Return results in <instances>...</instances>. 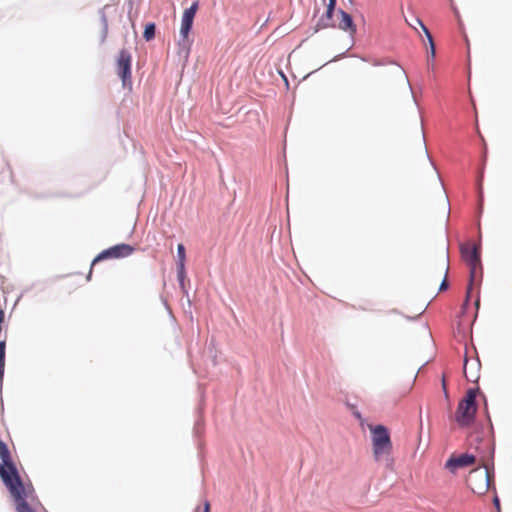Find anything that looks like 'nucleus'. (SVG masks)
Returning a JSON list of instances; mask_svg holds the SVG:
<instances>
[{"label":"nucleus","instance_id":"nucleus-22","mask_svg":"<svg viewBox=\"0 0 512 512\" xmlns=\"http://www.w3.org/2000/svg\"><path fill=\"white\" fill-rule=\"evenodd\" d=\"M473 111H474V130L477 133V135L479 137V140H480V142H481V144L483 146V156L486 157L487 153H488L487 143H486L483 135L480 132L477 111H476V108H475L474 104H473Z\"/></svg>","mask_w":512,"mask_h":512},{"label":"nucleus","instance_id":"nucleus-28","mask_svg":"<svg viewBox=\"0 0 512 512\" xmlns=\"http://www.w3.org/2000/svg\"><path fill=\"white\" fill-rule=\"evenodd\" d=\"M448 1H449V3H450V7H451V10H452V12H453L454 16H455V17L457 18V20H458V24H459V26H460L461 28H463V26H464V25H463V22H462V20H461L460 12H459V10H458L457 6L454 4V1H453V0H448Z\"/></svg>","mask_w":512,"mask_h":512},{"label":"nucleus","instance_id":"nucleus-48","mask_svg":"<svg viewBox=\"0 0 512 512\" xmlns=\"http://www.w3.org/2000/svg\"><path fill=\"white\" fill-rule=\"evenodd\" d=\"M313 73H315V71H311L310 73L306 74L304 77H303V80L307 79L310 75H312Z\"/></svg>","mask_w":512,"mask_h":512},{"label":"nucleus","instance_id":"nucleus-20","mask_svg":"<svg viewBox=\"0 0 512 512\" xmlns=\"http://www.w3.org/2000/svg\"><path fill=\"white\" fill-rule=\"evenodd\" d=\"M157 25L153 21L146 22L143 27L142 37L146 42H151L156 38Z\"/></svg>","mask_w":512,"mask_h":512},{"label":"nucleus","instance_id":"nucleus-14","mask_svg":"<svg viewBox=\"0 0 512 512\" xmlns=\"http://www.w3.org/2000/svg\"><path fill=\"white\" fill-rule=\"evenodd\" d=\"M110 8H111V5L106 4L103 7H101L100 9H98V12H97L98 16H99L100 25H101V30H100V35H99V43L101 45L106 42L108 32H109V23H108L106 11Z\"/></svg>","mask_w":512,"mask_h":512},{"label":"nucleus","instance_id":"nucleus-2","mask_svg":"<svg viewBox=\"0 0 512 512\" xmlns=\"http://www.w3.org/2000/svg\"><path fill=\"white\" fill-rule=\"evenodd\" d=\"M484 401V415L487 421V432H485V427L483 424H480L478 427V434L475 437V441L478 444L476 451L480 455L483 460L488 462L487 465H483L484 469V478H485V490L491 489V482L495 480V450H496V440H495V430L493 426V422L488 409V400L485 394L482 395Z\"/></svg>","mask_w":512,"mask_h":512},{"label":"nucleus","instance_id":"nucleus-44","mask_svg":"<svg viewBox=\"0 0 512 512\" xmlns=\"http://www.w3.org/2000/svg\"><path fill=\"white\" fill-rule=\"evenodd\" d=\"M423 312H424V310H423L420 314H418L417 316H406V318H407L408 320H410V321L417 320V319H419V318H420V316L423 314Z\"/></svg>","mask_w":512,"mask_h":512},{"label":"nucleus","instance_id":"nucleus-30","mask_svg":"<svg viewBox=\"0 0 512 512\" xmlns=\"http://www.w3.org/2000/svg\"><path fill=\"white\" fill-rule=\"evenodd\" d=\"M447 271H448V267L446 268L444 277L439 285V289H438L439 292L446 290L449 286L448 282H447Z\"/></svg>","mask_w":512,"mask_h":512},{"label":"nucleus","instance_id":"nucleus-21","mask_svg":"<svg viewBox=\"0 0 512 512\" xmlns=\"http://www.w3.org/2000/svg\"><path fill=\"white\" fill-rule=\"evenodd\" d=\"M480 391L479 387H470L466 391V394L463 398H461L464 402L468 403V405L473 406L475 409H477V393Z\"/></svg>","mask_w":512,"mask_h":512},{"label":"nucleus","instance_id":"nucleus-5","mask_svg":"<svg viewBox=\"0 0 512 512\" xmlns=\"http://www.w3.org/2000/svg\"><path fill=\"white\" fill-rule=\"evenodd\" d=\"M0 479L7 491H15L20 472L11 455L8 444L0 437Z\"/></svg>","mask_w":512,"mask_h":512},{"label":"nucleus","instance_id":"nucleus-27","mask_svg":"<svg viewBox=\"0 0 512 512\" xmlns=\"http://www.w3.org/2000/svg\"><path fill=\"white\" fill-rule=\"evenodd\" d=\"M349 49H350V48H348L346 51H344V52H342V53H339V54L335 55L331 60H329V61H327L326 63H324L322 66H319V67H318V68H316V70H314V71H315V72H316V71H319V70H321V69H322V67H323V66H325V65H327V64H329V63H331V62H336V61H339V60H341V59H343V58L347 57V56H348V50H349Z\"/></svg>","mask_w":512,"mask_h":512},{"label":"nucleus","instance_id":"nucleus-10","mask_svg":"<svg viewBox=\"0 0 512 512\" xmlns=\"http://www.w3.org/2000/svg\"><path fill=\"white\" fill-rule=\"evenodd\" d=\"M475 461V455L470 452L459 455L451 454L445 461L444 468L455 475L459 469L472 465Z\"/></svg>","mask_w":512,"mask_h":512},{"label":"nucleus","instance_id":"nucleus-4","mask_svg":"<svg viewBox=\"0 0 512 512\" xmlns=\"http://www.w3.org/2000/svg\"><path fill=\"white\" fill-rule=\"evenodd\" d=\"M198 9L199 1L194 0L192 1L189 7L184 9L181 16L179 39L177 41V45L179 49L178 54H184L185 58H188L193 45V39L190 37V35L193 31L194 19Z\"/></svg>","mask_w":512,"mask_h":512},{"label":"nucleus","instance_id":"nucleus-18","mask_svg":"<svg viewBox=\"0 0 512 512\" xmlns=\"http://www.w3.org/2000/svg\"><path fill=\"white\" fill-rule=\"evenodd\" d=\"M176 274H177V282H178L179 288H180L181 292L187 297L188 303L190 305L191 301L189 299V291H188V287L186 284V282L189 281L188 276H187V269L184 268V269H182V271H180L179 268H176Z\"/></svg>","mask_w":512,"mask_h":512},{"label":"nucleus","instance_id":"nucleus-3","mask_svg":"<svg viewBox=\"0 0 512 512\" xmlns=\"http://www.w3.org/2000/svg\"><path fill=\"white\" fill-rule=\"evenodd\" d=\"M8 492L16 512H37L36 506L41 505L32 483L24 482L21 476L20 480L16 482L15 491Z\"/></svg>","mask_w":512,"mask_h":512},{"label":"nucleus","instance_id":"nucleus-19","mask_svg":"<svg viewBox=\"0 0 512 512\" xmlns=\"http://www.w3.org/2000/svg\"><path fill=\"white\" fill-rule=\"evenodd\" d=\"M186 261V247L183 243H178L176 250V268H179V270L182 271V269L186 268Z\"/></svg>","mask_w":512,"mask_h":512},{"label":"nucleus","instance_id":"nucleus-57","mask_svg":"<svg viewBox=\"0 0 512 512\" xmlns=\"http://www.w3.org/2000/svg\"><path fill=\"white\" fill-rule=\"evenodd\" d=\"M448 250H449V247L447 246V247H446V252H447V253H448Z\"/></svg>","mask_w":512,"mask_h":512},{"label":"nucleus","instance_id":"nucleus-38","mask_svg":"<svg viewBox=\"0 0 512 512\" xmlns=\"http://www.w3.org/2000/svg\"><path fill=\"white\" fill-rule=\"evenodd\" d=\"M196 512H211V507L209 501H205L203 505V509L200 510L199 507H196Z\"/></svg>","mask_w":512,"mask_h":512},{"label":"nucleus","instance_id":"nucleus-46","mask_svg":"<svg viewBox=\"0 0 512 512\" xmlns=\"http://www.w3.org/2000/svg\"><path fill=\"white\" fill-rule=\"evenodd\" d=\"M354 57H358L360 60H362L363 62H368L369 61V58L366 57V56H358V55H353Z\"/></svg>","mask_w":512,"mask_h":512},{"label":"nucleus","instance_id":"nucleus-37","mask_svg":"<svg viewBox=\"0 0 512 512\" xmlns=\"http://www.w3.org/2000/svg\"><path fill=\"white\" fill-rule=\"evenodd\" d=\"M353 417L359 421H364V418L362 416V413L358 410V408L351 411Z\"/></svg>","mask_w":512,"mask_h":512},{"label":"nucleus","instance_id":"nucleus-1","mask_svg":"<svg viewBox=\"0 0 512 512\" xmlns=\"http://www.w3.org/2000/svg\"><path fill=\"white\" fill-rule=\"evenodd\" d=\"M460 252L463 260L469 265V278L468 285L466 288L465 299L462 307L460 308V314L463 316L466 314L468 305L470 302L471 295L474 297V318L473 323L478 317L481 303V286L484 277V267L482 263L481 250L476 246H467L462 244Z\"/></svg>","mask_w":512,"mask_h":512},{"label":"nucleus","instance_id":"nucleus-51","mask_svg":"<svg viewBox=\"0 0 512 512\" xmlns=\"http://www.w3.org/2000/svg\"><path fill=\"white\" fill-rule=\"evenodd\" d=\"M426 154H427V158L429 159V161L432 163L431 159H430V155L428 154V152L426 151Z\"/></svg>","mask_w":512,"mask_h":512},{"label":"nucleus","instance_id":"nucleus-40","mask_svg":"<svg viewBox=\"0 0 512 512\" xmlns=\"http://www.w3.org/2000/svg\"><path fill=\"white\" fill-rule=\"evenodd\" d=\"M279 74H280L283 82L285 83L286 89H289L290 86H289L288 77L286 76V74L283 71H279Z\"/></svg>","mask_w":512,"mask_h":512},{"label":"nucleus","instance_id":"nucleus-47","mask_svg":"<svg viewBox=\"0 0 512 512\" xmlns=\"http://www.w3.org/2000/svg\"><path fill=\"white\" fill-rule=\"evenodd\" d=\"M92 267H93V266H91V265H90V270H89V272H88V274H87V276H86V279H87L88 281H90V280H91V278H92Z\"/></svg>","mask_w":512,"mask_h":512},{"label":"nucleus","instance_id":"nucleus-34","mask_svg":"<svg viewBox=\"0 0 512 512\" xmlns=\"http://www.w3.org/2000/svg\"><path fill=\"white\" fill-rule=\"evenodd\" d=\"M441 384H442V390H443L444 398H445L446 401L449 402V394H448V390H447V387H446V381H445L444 375L442 376Z\"/></svg>","mask_w":512,"mask_h":512},{"label":"nucleus","instance_id":"nucleus-26","mask_svg":"<svg viewBox=\"0 0 512 512\" xmlns=\"http://www.w3.org/2000/svg\"><path fill=\"white\" fill-rule=\"evenodd\" d=\"M349 49H350V48H348L346 51H344V52H342V53H339V54L335 55L331 60H329V61H327L326 63H324L322 66H319V67H318V68H316V70H314V71H315V72H316V71H319V70H321V69H322V67H323V66H325V65H327V64H329V63H331V62H336V61H339V60H341V59H343V58L347 57V56H348V50H349Z\"/></svg>","mask_w":512,"mask_h":512},{"label":"nucleus","instance_id":"nucleus-31","mask_svg":"<svg viewBox=\"0 0 512 512\" xmlns=\"http://www.w3.org/2000/svg\"><path fill=\"white\" fill-rule=\"evenodd\" d=\"M351 308L361 310V311H374V309L371 307L370 303H367L365 305H351Z\"/></svg>","mask_w":512,"mask_h":512},{"label":"nucleus","instance_id":"nucleus-39","mask_svg":"<svg viewBox=\"0 0 512 512\" xmlns=\"http://www.w3.org/2000/svg\"><path fill=\"white\" fill-rule=\"evenodd\" d=\"M493 504L496 509V512L501 511V504H500V499H499L498 495H495L493 497Z\"/></svg>","mask_w":512,"mask_h":512},{"label":"nucleus","instance_id":"nucleus-41","mask_svg":"<svg viewBox=\"0 0 512 512\" xmlns=\"http://www.w3.org/2000/svg\"><path fill=\"white\" fill-rule=\"evenodd\" d=\"M386 467L388 469H393L394 466V459L392 457L386 456Z\"/></svg>","mask_w":512,"mask_h":512},{"label":"nucleus","instance_id":"nucleus-8","mask_svg":"<svg viewBox=\"0 0 512 512\" xmlns=\"http://www.w3.org/2000/svg\"><path fill=\"white\" fill-rule=\"evenodd\" d=\"M136 248L130 243H117L101 250L91 261V266L96 265L102 261L123 259L131 256Z\"/></svg>","mask_w":512,"mask_h":512},{"label":"nucleus","instance_id":"nucleus-52","mask_svg":"<svg viewBox=\"0 0 512 512\" xmlns=\"http://www.w3.org/2000/svg\"><path fill=\"white\" fill-rule=\"evenodd\" d=\"M201 445L202 443L201 442H198V448L201 449Z\"/></svg>","mask_w":512,"mask_h":512},{"label":"nucleus","instance_id":"nucleus-49","mask_svg":"<svg viewBox=\"0 0 512 512\" xmlns=\"http://www.w3.org/2000/svg\"><path fill=\"white\" fill-rule=\"evenodd\" d=\"M319 10H320V9H319L318 7H317V8H315V10H314V17H316V16H317V14L319 13Z\"/></svg>","mask_w":512,"mask_h":512},{"label":"nucleus","instance_id":"nucleus-13","mask_svg":"<svg viewBox=\"0 0 512 512\" xmlns=\"http://www.w3.org/2000/svg\"><path fill=\"white\" fill-rule=\"evenodd\" d=\"M336 12L325 9L319 17L318 21L312 28L313 34L327 28H336V21L334 19Z\"/></svg>","mask_w":512,"mask_h":512},{"label":"nucleus","instance_id":"nucleus-29","mask_svg":"<svg viewBox=\"0 0 512 512\" xmlns=\"http://www.w3.org/2000/svg\"><path fill=\"white\" fill-rule=\"evenodd\" d=\"M323 4L325 9L338 13L337 0H326Z\"/></svg>","mask_w":512,"mask_h":512},{"label":"nucleus","instance_id":"nucleus-7","mask_svg":"<svg viewBox=\"0 0 512 512\" xmlns=\"http://www.w3.org/2000/svg\"><path fill=\"white\" fill-rule=\"evenodd\" d=\"M132 63L133 57L127 48L119 50L115 57V70L118 78L121 80L124 90L132 91Z\"/></svg>","mask_w":512,"mask_h":512},{"label":"nucleus","instance_id":"nucleus-12","mask_svg":"<svg viewBox=\"0 0 512 512\" xmlns=\"http://www.w3.org/2000/svg\"><path fill=\"white\" fill-rule=\"evenodd\" d=\"M416 21L420 25V27L428 41L429 51L427 52V55H426V62H427V68H428V70H430V69L434 68V60H435V55H436L435 43L433 41V37H432L430 30L425 25L423 20L421 18L417 17Z\"/></svg>","mask_w":512,"mask_h":512},{"label":"nucleus","instance_id":"nucleus-23","mask_svg":"<svg viewBox=\"0 0 512 512\" xmlns=\"http://www.w3.org/2000/svg\"><path fill=\"white\" fill-rule=\"evenodd\" d=\"M371 63L375 67L386 66V65H396V66H398L402 70L404 75L407 77L406 72L403 69V67L397 61H395L392 58L386 57V58H383V59H373L371 61Z\"/></svg>","mask_w":512,"mask_h":512},{"label":"nucleus","instance_id":"nucleus-25","mask_svg":"<svg viewBox=\"0 0 512 512\" xmlns=\"http://www.w3.org/2000/svg\"><path fill=\"white\" fill-rule=\"evenodd\" d=\"M349 49H350V48H348L346 51H344V52H342V53H339V54L335 55L331 60H329V61H327L326 63H324L322 66H319V67H318V68H316V70H314V71H315V72H316V71H319V70H321V69H322V67H323V66H325V65H327V64H329V63H331V62H336V61H339V60H341V59H343V58L347 57V56H348V50H349Z\"/></svg>","mask_w":512,"mask_h":512},{"label":"nucleus","instance_id":"nucleus-45","mask_svg":"<svg viewBox=\"0 0 512 512\" xmlns=\"http://www.w3.org/2000/svg\"><path fill=\"white\" fill-rule=\"evenodd\" d=\"M346 406L352 411L357 408V405L354 403L346 402Z\"/></svg>","mask_w":512,"mask_h":512},{"label":"nucleus","instance_id":"nucleus-32","mask_svg":"<svg viewBox=\"0 0 512 512\" xmlns=\"http://www.w3.org/2000/svg\"><path fill=\"white\" fill-rule=\"evenodd\" d=\"M4 375H5V371H0V400H1L2 412L4 411L3 398H2Z\"/></svg>","mask_w":512,"mask_h":512},{"label":"nucleus","instance_id":"nucleus-54","mask_svg":"<svg viewBox=\"0 0 512 512\" xmlns=\"http://www.w3.org/2000/svg\"><path fill=\"white\" fill-rule=\"evenodd\" d=\"M20 300V297H17V299L15 300V303H18Z\"/></svg>","mask_w":512,"mask_h":512},{"label":"nucleus","instance_id":"nucleus-9","mask_svg":"<svg viewBox=\"0 0 512 512\" xmlns=\"http://www.w3.org/2000/svg\"><path fill=\"white\" fill-rule=\"evenodd\" d=\"M476 412L477 409H475L473 406L468 405V403L464 402L462 399L459 400L456 414L455 415H449L450 420H454L457 422V424L460 427H468L471 425L475 419H476Z\"/></svg>","mask_w":512,"mask_h":512},{"label":"nucleus","instance_id":"nucleus-42","mask_svg":"<svg viewBox=\"0 0 512 512\" xmlns=\"http://www.w3.org/2000/svg\"><path fill=\"white\" fill-rule=\"evenodd\" d=\"M126 4L128 6V17L130 18L131 10L133 8V0H126Z\"/></svg>","mask_w":512,"mask_h":512},{"label":"nucleus","instance_id":"nucleus-50","mask_svg":"<svg viewBox=\"0 0 512 512\" xmlns=\"http://www.w3.org/2000/svg\"><path fill=\"white\" fill-rule=\"evenodd\" d=\"M390 313H396V314H398V313H399V311H398L397 309H392V310L390 311Z\"/></svg>","mask_w":512,"mask_h":512},{"label":"nucleus","instance_id":"nucleus-55","mask_svg":"<svg viewBox=\"0 0 512 512\" xmlns=\"http://www.w3.org/2000/svg\"><path fill=\"white\" fill-rule=\"evenodd\" d=\"M20 300V297H17V299L15 300V303H18Z\"/></svg>","mask_w":512,"mask_h":512},{"label":"nucleus","instance_id":"nucleus-6","mask_svg":"<svg viewBox=\"0 0 512 512\" xmlns=\"http://www.w3.org/2000/svg\"><path fill=\"white\" fill-rule=\"evenodd\" d=\"M369 429L373 459L379 461L384 456H390L393 451L390 429L382 423L372 425Z\"/></svg>","mask_w":512,"mask_h":512},{"label":"nucleus","instance_id":"nucleus-53","mask_svg":"<svg viewBox=\"0 0 512 512\" xmlns=\"http://www.w3.org/2000/svg\"><path fill=\"white\" fill-rule=\"evenodd\" d=\"M20 300V297H17V299L15 300V303H18Z\"/></svg>","mask_w":512,"mask_h":512},{"label":"nucleus","instance_id":"nucleus-33","mask_svg":"<svg viewBox=\"0 0 512 512\" xmlns=\"http://www.w3.org/2000/svg\"><path fill=\"white\" fill-rule=\"evenodd\" d=\"M213 349H214V341H213V340H211V342H210V344H209V346H208V350H209V353H210L211 358H212V364H213V366H215V365L217 364V361H216V357H217V356H216V354H213V355H212V353H213Z\"/></svg>","mask_w":512,"mask_h":512},{"label":"nucleus","instance_id":"nucleus-16","mask_svg":"<svg viewBox=\"0 0 512 512\" xmlns=\"http://www.w3.org/2000/svg\"><path fill=\"white\" fill-rule=\"evenodd\" d=\"M483 177H484V169H482V171L480 173L479 180H478L477 187H476V200H477V205H478V207H477L478 222L480 221V218L484 211V208H483L484 190H483V185H482Z\"/></svg>","mask_w":512,"mask_h":512},{"label":"nucleus","instance_id":"nucleus-15","mask_svg":"<svg viewBox=\"0 0 512 512\" xmlns=\"http://www.w3.org/2000/svg\"><path fill=\"white\" fill-rule=\"evenodd\" d=\"M469 361H470V359L467 356V352H465L464 360H463V373H464L465 378H466L467 381H469V382H476V381H478V379L480 377L479 372H480V369H481V362H480V359H479L478 356L473 360V365H472L471 369L472 370L474 369V371H471V375H469L467 373V369H466L467 364H468Z\"/></svg>","mask_w":512,"mask_h":512},{"label":"nucleus","instance_id":"nucleus-43","mask_svg":"<svg viewBox=\"0 0 512 512\" xmlns=\"http://www.w3.org/2000/svg\"><path fill=\"white\" fill-rule=\"evenodd\" d=\"M55 196L56 197H80L81 194H75V195H71V194H56Z\"/></svg>","mask_w":512,"mask_h":512},{"label":"nucleus","instance_id":"nucleus-56","mask_svg":"<svg viewBox=\"0 0 512 512\" xmlns=\"http://www.w3.org/2000/svg\"><path fill=\"white\" fill-rule=\"evenodd\" d=\"M348 2H349L350 4H353V3H354V1H353V0H348Z\"/></svg>","mask_w":512,"mask_h":512},{"label":"nucleus","instance_id":"nucleus-24","mask_svg":"<svg viewBox=\"0 0 512 512\" xmlns=\"http://www.w3.org/2000/svg\"><path fill=\"white\" fill-rule=\"evenodd\" d=\"M6 340H0V371H5Z\"/></svg>","mask_w":512,"mask_h":512},{"label":"nucleus","instance_id":"nucleus-17","mask_svg":"<svg viewBox=\"0 0 512 512\" xmlns=\"http://www.w3.org/2000/svg\"><path fill=\"white\" fill-rule=\"evenodd\" d=\"M198 416L194 422L193 435L195 438L202 437L204 433L205 420H204V408L202 405L197 407Z\"/></svg>","mask_w":512,"mask_h":512},{"label":"nucleus","instance_id":"nucleus-11","mask_svg":"<svg viewBox=\"0 0 512 512\" xmlns=\"http://www.w3.org/2000/svg\"><path fill=\"white\" fill-rule=\"evenodd\" d=\"M338 23L336 22V28L349 34L352 44H354V36L357 32V25L354 21L353 16L342 8H338ZM350 46L349 48H351Z\"/></svg>","mask_w":512,"mask_h":512},{"label":"nucleus","instance_id":"nucleus-58","mask_svg":"<svg viewBox=\"0 0 512 512\" xmlns=\"http://www.w3.org/2000/svg\"><path fill=\"white\" fill-rule=\"evenodd\" d=\"M322 1H323V3H325L326 0H322Z\"/></svg>","mask_w":512,"mask_h":512},{"label":"nucleus","instance_id":"nucleus-36","mask_svg":"<svg viewBox=\"0 0 512 512\" xmlns=\"http://www.w3.org/2000/svg\"><path fill=\"white\" fill-rule=\"evenodd\" d=\"M161 300H162V303H163V305H164L165 309L167 310V312H168L169 316H170L173 320H175V318H174V316H173V314H172V310H171V308H170V306H169V304H168L167 300H166L164 297H161Z\"/></svg>","mask_w":512,"mask_h":512},{"label":"nucleus","instance_id":"nucleus-35","mask_svg":"<svg viewBox=\"0 0 512 512\" xmlns=\"http://www.w3.org/2000/svg\"><path fill=\"white\" fill-rule=\"evenodd\" d=\"M466 73H467V78L468 80H470L471 78V58H470V53L468 52L467 54V67H466Z\"/></svg>","mask_w":512,"mask_h":512}]
</instances>
